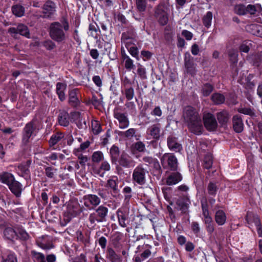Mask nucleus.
I'll list each match as a JSON object with an SVG mask.
<instances>
[{"mask_svg": "<svg viewBox=\"0 0 262 262\" xmlns=\"http://www.w3.org/2000/svg\"><path fill=\"white\" fill-rule=\"evenodd\" d=\"M183 118L190 132L196 135L202 134L201 118L195 108L189 105L185 106L183 112Z\"/></svg>", "mask_w": 262, "mask_h": 262, "instance_id": "1", "label": "nucleus"}, {"mask_svg": "<svg viewBox=\"0 0 262 262\" xmlns=\"http://www.w3.org/2000/svg\"><path fill=\"white\" fill-rule=\"evenodd\" d=\"M69 28L68 19L63 18L61 23L56 21L51 24L49 27L50 36L58 43L64 42L67 39V32Z\"/></svg>", "mask_w": 262, "mask_h": 262, "instance_id": "2", "label": "nucleus"}, {"mask_svg": "<svg viewBox=\"0 0 262 262\" xmlns=\"http://www.w3.org/2000/svg\"><path fill=\"white\" fill-rule=\"evenodd\" d=\"M108 212L107 207L103 205L99 206L95 208L94 211L91 213L89 216L88 221L90 225L94 227L97 223L106 222Z\"/></svg>", "mask_w": 262, "mask_h": 262, "instance_id": "3", "label": "nucleus"}, {"mask_svg": "<svg viewBox=\"0 0 262 262\" xmlns=\"http://www.w3.org/2000/svg\"><path fill=\"white\" fill-rule=\"evenodd\" d=\"M84 210H85V209L78 202H70L63 214L64 220L69 222L72 218L79 215Z\"/></svg>", "mask_w": 262, "mask_h": 262, "instance_id": "4", "label": "nucleus"}, {"mask_svg": "<svg viewBox=\"0 0 262 262\" xmlns=\"http://www.w3.org/2000/svg\"><path fill=\"white\" fill-rule=\"evenodd\" d=\"M148 174V170L140 164L136 166L133 170L132 174V181L134 184L144 185L146 182V175Z\"/></svg>", "mask_w": 262, "mask_h": 262, "instance_id": "5", "label": "nucleus"}, {"mask_svg": "<svg viewBox=\"0 0 262 262\" xmlns=\"http://www.w3.org/2000/svg\"><path fill=\"white\" fill-rule=\"evenodd\" d=\"M201 208L204 216L203 222L206 225V230L208 234H211L214 231V223L209 214V206L206 200L201 201Z\"/></svg>", "mask_w": 262, "mask_h": 262, "instance_id": "6", "label": "nucleus"}, {"mask_svg": "<svg viewBox=\"0 0 262 262\" xmlns=\"http://www.w3.org/2000/svg\"><path fill=\"white\" fill-rule=\"evenodd\" d=\"M154 16L160 25L165 26L167 24L168 16L164 3H160L155 7Z\"/></svg>", "mask_w": 262, "mask_h": 262, "instance_id": "7", "label": "nucleus"}, {"mask_svg": "<svg viewBox=\"0 0 262 262\" xmlns=\"http://www.w3.org/2000/svg\"><path fill=\"white\" fill-rule=\"evenodd\" d=\"M204 127L209 132L217 130L219 126L216 117L211 113H204L203 116Z\"/></svg>", "mask_w": 262, "mask_h": 262, "instance_id": "8", "label": "nucleus"}, {"mask_svg": "<svg viewBox=\"0 0 262 262\" xmlns=\"http://www.w3.org/2000/svg\"><path fill=\"white\" fill-rule=\"evenodd\" d=\"M161 125L160 123H156L150 126L147 129V134L150 135L154 139L151 142V145L153 147H156L158 145L160 146V143L159 140L161 136Z\"/></svg>", "mask_w": 262, "mask_h": 262, "instance_id": "9", "label": "nucleus"}, {"mask_svg": "<svg viewBox=\"0 0 262 262\" xmlns=\"http://www.w3.org/2000/svg\"><path fill=\"white\" fill-rule=\"evenodd\" d=\"M82 199L84 206L89 210L94 209L101 203V199L96 194H86Z\"/></svg>", "mask_w": 262, "mask_h": 262, "instance_id": "10", "label": "nucleus"}, {"mask_svg": "<svg viewBox=\"0 0 262 262\" xmlns=\"http://www.w3.org/2000/svg\"><path fill=\"white\" fill-rule=\"evenodd\" d=\"M184 66L186 73L191 76H194L197 73L196 66L194 63L193 57L189 53L186 52L184 54Z\"/></svg>", "mask_w": 262, "mask_h": 262, "instance_id": "11", "label": "nucleus"}, {"mask_svg": "<svg viewBox=\"0 0 262 262\" xmlns=\"http://www.w3.org/2000/svg\"><path fill=\"white\" fill-rule=\"evenodd\" d=\"M32 164V160H27L26 161L21 162L17 166V174L19 176L23 177L26 180H30L31 172L30 170V166Z\"/></svg>", "mask_w": 262, "mask_h": 262, "instance_id": "12", "label": "nucleus"}, {"mask_svg": "<svg viewBox=\"0 0 262 262\" xmlns=\"http://www.w3.org/2000/svg\"><path fill=\"white\" fill-rule=\"evenodd\" d=\"M36 128L33 121L27 123L23 130L22 143L24 145H27L30 141V139L33 135Z\"/></svg>", "mask_w": 262, "mask_h": 262, "instance_id": "13", "label": "nucleus"}, {"mask_svg": "<svg viewBox=\"0 0 262 262\" xmlns=\"http://www.w3.org/2000/svg\"><path fill=\"white\" fill-rule=\"evenodd\" d=\"M176 203L182 213L185 214L188 213L189 205L191 203L188 194L180 195L177 200Z\"/></svg>", "mask_w": 262, "mask_h": 262, "instance_id": "14", "label": "nucleus"}, {"mask_svg": "<svg viewBox=\"0 0 262 262\" xmlns=\"http://www.w3.org/2000/svg\"><path fill=\"white\" fill-rule=\"evenodd\" d=\"M113 116L118 121L120 128L124 129L129 126V121L126 113H121L119 112V108H115L114 110Z\"/></svg>", "mask_w": 262, "mask_h": 262, "instance_id": "15", "label": "nucleus"}, {"mask_svg": "<svg viewBox=\"0 0 262 262\" xmlns=\"http://www.w3.org/2000/svg\"><path fill=\"white\" fill-rule=\"evenodd\" d=\"M68 103L72 107L76 108L80 104L79 98V90L73 89L68 92Z\"/></svg>", "mask_w": 262, "mask_h": 262, "instance_id": "16", "label": "nucleus"}, {"mask_svg": "<svg viewBox=\"0 0 262 262\" xmlns=\"http://www.w3.org/2000/svg\"><path fill=\"white\" fill-rule=\"evenodd\" d=\"M145 162L149 163L150 166L152 168L151 170L155 176H159L162 172V170L160 165L159 161L156 159L150 157H145L143 158Z\"/></svg>", "mask_w": 262, "mask_h": 262, "instance_id": "17", "label": "nucleus"}, {"mask_svg": "<svg viewBox=\"0 0 262 262\" xmlns=\"http://www.w3.org/2000/svg\"><path fill=\"white\" fill-rule=\"evenodd\" d=\"M151 246L148 244H144L142 246H138L137 247L138 252H141L140 254L135 255L134 257H138L141 262L147 258L151 254L150 249Z\"/></svg>", "mask_w": 262, "mask_h": 262, "instance_id": "18", "label": "nucleus"}, {"mask_svg": "<svg viewBox=\"0 0 262 262\" xmlns=\"http://www.w3.org/2000/svg\"><path fill=\"white\" fill-rule=\"evenodd\" d=\"M216 117L218 120L220 126L222 127H226L229 121L230 115L228 111L223 110L216 114Z\"/></svg>", "mask_w": 262, "mask_h": 262, "instance_id": "19", "label": "nucleus"}, {"mask_svg": "<svg viewBox=\"0 0 262 262\" xmlns=\"http://www.w3.org/2000/svg\"><path fill=\"white\" fill-rule=\"evenodd\" d=\"M56 4L54 2L51 0H47L43 6V13L44 17L49 18L56 11Z\"/></svg>", "mask_w": 262, "mask_h": 262, "instance_id": "20", "label": "nucleus"}, {"mask_svg": "<svg viewBox=\"0 0 262 262\" xmlns=\"http://www.w3.org/2000/svg\"><path fill=\"white\" fill-rule=\"evenodd\" d=\"M105 258L110 262H122V258L120 254L117 253L112 247H107Z\"/></svg>", "mask_w": 262, "mask_h": 262, "instance_id": "21", "label": "nucleus"}, {"mask_svg": "<svg viewBox=\"0 0 262 262\" xmlns=\"http://www.w3.org/2000/svg\"><path fill=\"white\" fill-rule=\"evenodd\" d=\"M11 192L16 197L20 198L24 190L23 185L18 181L15 180L8 186Z\"/></svg>", "mask_w": 262, "mask_h": 262, "instance_id": "22", "label": "nucleus"}, {"mask_svg": "<svg viewBox=\"0 0 262 262\" xmlns=\"http://www.w3.org/2000/svg\"><path fill=\"white\" fill-rule=\"evenodd\" d=\"M0 262H18L17 256L14 251L7 250L2 254Z\"/></svg>", "mask_w": 262, "mask_h": 262, "instance_id": "23", "label": "nucleus"}, {"mask_svg": "<svg viewBox=\"0 0 262 262\" xmlns=\"http://www.w3.org/2000/svg\"><path fill=\"white\" fill-rule=\"evenodd\" d=\"M233 128L234 130L237 133H241L244 129V123L242 117L236 115L232 118Z\"/></svg>", "mask_w": 262, "mask_h": 262, "instance_id": "24", "label": "nucleus"}, {"mask_svg": "<svg viewBox=\"0 0 262 262\" xmlns=\"http://www.w3.org/2000/svg\"><path fill=\"white\" fill-rule=\"evenodd\" d=\"M116 214L119 225L122 227H126V222L128 219V214L125 211V209L122 208H119L116 212Z\"/></svg>", "mask_w": 262, "mask_h": 262, "instance_id": "25", "label": "nucleus"}, {"mask_svg": "<svg viewBox=\"0 0 262 262\" xmlns=\"http://www.w3.org/2000/svg\"><path fill=\"white\" fill-rule=\"evenodd\" d=\"M56 92L58 96V99L61 102L66 100L65 91L66 90L67 85L66 83L58 82L56 85Z\"/></svg>", "mask_w": 262, "mask_h": 262, "instance_id": "26", "label": "nucleus"}, {"mask_svg": "<svg viewBox=\"0 0 262 262\" xmlns=\"http://www.w3.org/2000/svg\"><path fill=\"white\" fill-rule=\"evenodd\" d=\"M182 180V176L179 172L171 173L167 178L166 183L168 185H175Z\"/></svg>", "mask_w": 262, "mask_h": 262, "instance_id": "27", "label": "nucleus"}, {"mask_svg": "<svg viewBox=\"0 0 262 262\" xmlns=\"http://www.w3.org/2000/svg\"><path fill=\"white\" fill-rule=\"evenodd\" d=\"M213 156L211 152H207L204 155L202 167L204 169L209 170L212 167Z\"/></svg>", "mask_w": 262, "mask_h": 262, "instance_id": "28", "label": "nucleus"}, {"mask_svg": "<svg viewBox=\"0 0 262 262\" xmlns=\"http://www.w3.org/2000/svg\"><path fill=\"white\" fill-rule=\"evenodd\" d=\"M118 185V180L117 177H114L107 181L106 186L112 190V194L113 196H116V194L119 192Z\"/></svg>", "mask_w": 262, "mask_h": 262, "instance_id": "29", "label": "nucleus"}, {"mask_svg": "<svg viewBox=\"0 0 262 262\" xmlns=\"http://www.w3.org/2000/svg\"><path fill=\"white\" fill-rule=\"evenodd\" d=\"M58 122L61 126L67 127L70 124V116L68 113L63 111L58 116Z\"/></svg>", "mask_w": 262, "mask_h": 262, "instance_id": "30", "label": "nucleus"}, {"mask_svg": "<svg viewBox=\"0 0 262 262\" xmlns=\"http://www.w3.org/2000/svg\"><path fill=\"white\" fill-rule=\"evenodd\" d=\"M15 180L14 175L8 172H3L0 174V181L8 186Z\"/></svg>", "mask_w": 262, "mask_h": 262, "instance_id": "31", "label": "nucleus"}, {"mask_svg": "<svg viewBox=\"0 0 262 262\" xmlns=\"http://www.w3.org/2000/svg\"><path fill=\"white\" fill-rule=\"evenodd\" d=\"M214 219L215 222L218 225L223 226L226 222V214L224 210H218L215 212Z\"/></svg>", "mask_w": 262, "mask_h": 262, "instance_id": "32", "label": "nucleus"}, {"mask_svg": "<svg viewBox=\"0 0 262 262\" xmlns=\"http://www.w3.org/2000/svg\"><path fill=\"white\" fill-rule=\"evenodd\" d=\"M218 190L219 186L217 182L215 181H210L208 183L206 188V190L207 193L209 196H215Z\"/></svg>", "mask_w": 262, "mask_h": 262, "instance_id": "33", "label": "nucleus"}, {"mask_svg": "<svg viewBox=\"0 0 262 262\" xmlns=\"http://www.w3.org/2000/svg\"><path fill=\"white\" fill-rule=\"evenodd\" d=\"M16 239H19L22 242H26L30 237L29 234L22 226L16 228Z\"/></svg>", "mask_w": 262, "mask_h": 262, "instance_id": "34", "label": "nucleus"}, {"mask_svg": "<svg viewBox=\"0 0 262 262\" xmlns=\"http://www.w3.org/2000/svg\"><path fill=\"white\" fill-rule=\"evenodd\" d=\"M211 100L214 104L220 105L224 103L226 98L222 94L215 93L212 95Z\"/></svg>", "mask_w": 262, "mask_h": 262, "instance_id": "35", "label": "nucleus"}, {"mask_svg": "<svg viewBox=\"0 0 262 262\" xmlns=\"http://www.w3.org/2000/svg\"><path fill=\"white\" fill-rule=\"evenodd\" d=\"M122 234L119 232H116L112 236V243L115 248H119L121 244Z\"/></svg>", "mask_w": 262, "mask_h": 262, "instance_id": "36", "label": "nucleus"}, {"mask_svg": "<svg viewBox=\"0 0 262 262\" xmlns=\"http://www.w3.org/2000/svg\"><path fill=\"white\" fill-rule=\"evenodd\" d=\"M214 86L209 83H205L202 86L201 93L204 97L208 96L213 91Z\"/></svg>", "mask_w": 262, "mask_h": 262, "instance_id": "37", "label": "nucleus"}, {"mask_svg": "<svg viewBox=\"0 0 262 262\" xmlns=\"http://www.w3.org/2000/svg\"><path fill=\"white\" fill-rule=\"evenodd\" d=\"M122 193L124 194V201L126 204H128L133 197V191L130 187L126 186L122 189Z\"/></svg>", "mask_w": 262, "mask_h": 262, "instance_id": "38", "label": "nucleus"}, {"mask_svg": "<svg viewBox=\"0 0 262 262\" xmlns=\"http://www.w3.org/2000/svg\"><path fill=\"white\" fill-rule=\"evenodd\" d=\"M237 111L240 113L248 115L252 118L256 117L257 116L256 111L253 108L242 107L238 108Z\"/></svg>", "mask_w": 262, "mask_h": 262, "instance_id": "39", "label": "nucleus"}, {"mask_svg": "<svg viewBox=\"0 0 262 262\" xmlns=\"http://www.w3.org/2000/svg\"><path fill=\"white\" fill-rule=\"evenodd\" d=\"M111 193L107 189L99 188L97 190V194L103 201H107L111 199L110 193Z\"/></svg>", "mask_w": 262, "mask_h": 262, "instance_id": "40", "label": "nucleus"}, {"mask_svg": "<svg viewBox=\"0 0 262 262\" xmlns=\"http://www.w3.org/2000/svg\"><path fill=\"white\" fill-rule=\"evenodd\" d=\"M4 233L5 237L10 241H14L17 237L16 230L12 228H6Z\"/></svg>", "mask_w": 262, "mask_h": 262, "instance_id": "41", "label": "nucleus"}, {"mask_svg": "<svg viewBox=\"0 0 262 262\" xmlns=\"http://www.w3.org/2000/svg\"><path fill=\"white\" fill-rule=\"evenodd\" d=\"M137 10L139 12H144L147 8V0H135Z\"/></svg>", "mask_w": 262, "mask_h": 262, "instance_id": "42", "label": "nucleus"}, {"mask_svg": "<svg viewBox=\"0 0 262 262\" xmlns=\"http://www.w3.org/2000/svg\"><path fill=\"white\" fill-rule=\"evenodd\" d=\"M253 222L256 227V230L259 237H262V225L258 215H253Z\"/></svg>", "mask_w": 262, "mask_h": 262, "instance_id": "43", "label": "nucleus"}, {"mask_svg": "<svg viewBox=\"0 0 262 262\" xmlns=\"http://www.w3.org/2000/svg\"><path fill=\"white\" fill-rule=\"evenodd\" d=\"M18 34L24 36L27 38H30V32L28 27L23 24H20L17 26Z\"/></svg>", "mask_w": 262, "mask_h": 262, "instance_id": "44", "label": "nucleus"}, {"mask_svg": "<svg viewBox=\"0 0 262 262\" xmlns=\"http://www.w3.org/2000/svg\"><path fill=\"white\" fill-rule=\"evenodd\" d=\"M31 255L34 262H46L45 256L42 253L32 250Z\"/></svg>", "mask_w": 262, "mask_h": 262, "instance_id": "45", "label": "nucleus"}, {"mask_svg": "<svg viewBox=\"0 0 262 262\" xmlns=\"http://www.w3.org/2000/svg\"><path fill=\"white\" fill-rule=\"evenodd\" d=\"M123 94L128 101L132 100L135 96V91L132 86H125Z\"/></svg>", "mask_w": 262, "mask_h": 262, "instance_id": "46", "label": "nucleus"}, {"mask_svg": "<svg viewBox=\"0 0 262 262\" xmlns=\"http://www.w3.org/2000/svg\"><path fill=\"white\" fill-rule=\"evenodd\" d=\"M119 164L124 167H128L130 166L131 161L127 155L122 154L118 160Z\"/></svg>", "mask_w": 262, "mask_h": 262, "instance_id": "47", "label": "nucleus"}, {"mask_svg": "<svg viewBox=\"0 0 262 262\" xmlns=\"http://www.w3.org/2000/svg\"><path fill=\"white\" fill-rule=\"evenodd\" d=\"M212 19V13L210 11H208L202 19L203 24L204 26L207 28H209L211 25Z\"/></svg>", "mask_w": 262, "mask_h": 262, "instance_id": "48", "label": "nucleus"}, {"mask_svg": "<svg viewBox=\"0 0 262 262\" xmlns=\"http://www.w3.org/2000/svg\"><path fill=\"white\" fill-rule=\"evenodd\" d=\"M167 142L168 147H180L182 146L178 139L173 136L169 137Z\"/></svg>", "mask_w": 262, "mask_h": 262, "instance_id": "49", "label": "nucleus"}, {"mask_svg": "<svg viewBox=\"0 0 262 262\" xmlns=\"http://www.w3.org/2000/svg\"><path fill=\"white\" fill-rule=\"evenodd\" d=\"M12 11L14 15L18 17H20L24 15L25 9L23 6L16 5L12 7Z\"/></svg>", "mask_w": 262, "mask_h": 262, "instance_id": "50", "label": "nucleus"}, {"mask_svg": "<svg viewBox=\"0 0 262 262\" xmlns=\"http://www.w3.org/2000/svg\"><path fill=\"white\" fill-rule=\"evenodd\" d=\"M45 173L46 176L50 178L53 179L55 177V174L57 171V169L52 166H45Z\"/></svg>", "mask_w": 262, "mask_h": 262, "instance_id": "51", "label": "nucleus"}, {"mask_svg": "<svg viewBox=\"0 0 262 262\" xmlns=\"http://www.w3.org/2000/svg\"><path fill=\"white\" fill-rule=\"evenodd\" d=\"M92 129L94 135H98L102 132V127L99 121L96 120L92 121Z\"/></svg>", "mask_w": 262, "mask_h": 262, "instance_id": "52", "label": "nucleus"}, {"mask_svg": "<svg viewBox=\"0 0 262 262\" xmlns=\"http://www.w3.org/2000/svg\"><path fill=\"white\" fill-rule=\"evenodd\" d=\"M110 154L113 163H115L118 161L120 158L119 148H110Z\"/></svg>", "mask_w": 262, "mask_h": 262, "instance_id": "53", "label": "nucleus"}, {"mask_svg": "<svg viewBox=\"0 0 262 262\" xmlns=\"http://www.w3.org/2000/svg\"><path fill=\"white\" fill-rule=\"evenodd\" d=\"M136 129L135 128H130L125 132H120L119 135L127 139L133 137L136 134Z\"/></svg>", "mask_w": 262, "mask_h": 262, "instance_id": "54", "label": "nucleus"}, {"mask_svg": "<svg viewBox=\"0 0 262 262\" xmlns=\"http://www.w3.org/2000/svg\"><path fill=\"white\" fill-rule=\"evenodd\" d=\"M89 30L91 36L94 38L97 37L98 32L99 31V29L96 23L90 24L89 27Z\"/></svg>", "mask_w": 262, "mask_h": 262, "instance_id": "55", "label": "nucleus"}, {"mask_svg": "<svg viewBox=\"0 0 262 262\" xmlns=\"http://www.w3.org/2000/svg\"><path fill=\"white\" fill-rule=\"evenodd\" d=\"M64 136L62 133H58L54 135H53L50 140V144L51 146L55 145L60 140H61Z\"/></svg>", "mask_w": 262, "mask_h": 262, "instance_id": "56", "label": "nucleus"}, {"mask_svg": "<svg viewBox=\"0 0 262 262\" xmlns=\"http://www.w3.org/2000/svg\"><path fill=\"white\" fill-rule=\"evenodd\" d=\"M164 199L169 202L171 198L172 188L170 187H163L162 188Z\"/></svg>", "mask_w": 262, "mask_h": 262, "instance_id": "57", "label": "nucleus"}, {"mask_svg": "<svg viewBox=\"0 0 262 262\" xmlns=\"http://www.w3.org/2000/svg\"><path fill=\"white\" fill-rule=\"evenodd\" d=\"M168 164L171 170H176L178 167V161L177 158L174 156L169 157L168 159Z\"/></svg>", "mask_w": 262, "mask_h": 262, "instance_id": "58", "label": "nucleus"}, {"mask_svg": "<svg viewBox=\"0 0 262 262\" xmlns=\"http://www.w3.org/2000/svg\"><path fill=\"white\" fill-rule=\"evenodd\" d=\"M246 7L243 4H239L235 6L234 8V12L239 15H243L246 14Z\"/></svg>", "mask_w": 262, "mask_h": 262, "instance_id": "59", "label": "nucleus"}, {"mask_svg": "<svg viewBox=\"0 0 262 262\" xmlns=\"http://www.w3.org/2000/svg\"><path fill=\"white\" fill-rule=\"evenodd\" d=\"M137 72L139 76L142 79H147L146 69L142 65H138V68Z\"/></svg>", "mask_w": 262, "mask_h": 262, "instance_id": "60", "label": "nucleus"}, {"mask_svg": "<svg viewBox=\"0 0 262 262\" xmlns=\"http://www.w3.org/2000/svg\"><path fill=\"white\" fill-rule=\"evenodd\" d=\"M191 229L193 234L198 236L200 232L201 228L199 224L197 222H192L191 224Z\"/></svg>", "mask_w": 262, "mask_h": 262, "instance_id": "61", "label": "nucleus"}, {"mask_svg": "<svg viewBox=\"0 0 262 262\" xmlns=\"http://www.w3.org/2000/svg\"><path fill=\"white\" fill-rule=\"evenodd\" d=\"M129 54L137 60H139L140 58L139 56V50L136 46H133L128 49Z\"/></svg>", "mask_w": 262, "mask_h": 262, "instance_id": "62", "label": "nucleus"}, {"mask_svg": "<svg viewBox=\"0 0 262 262\" xmlns=\"http://www.w3.org/2000/svg\"><path fill=\"white\" fill-rule=\"evenodd\" d=\"M256 7H258L259 8H261V6L259 5H257V6L251 5H248L246 7V13H249L251 15H253L255 14L256 12L257 11Z\"/></svg>", "mask_w": 262, "mask_h": 262, "instance_id": "63", "label": "nucleus"}, {"mask_svg": "<svg viewBox=\"0 0 262 262\" xmlns=\"http://www.w3.org/2000/svg\"><path fill=\"white\" fill-rule=\"evenodd\" d=\"M42 46L48 50H52L56 47L55 43L51 40L44 41Z\"/></svg>", "mask_w": 262, "mask_h": 262, "instance_id": "64", "label": "nucleus"}]
</instances>
